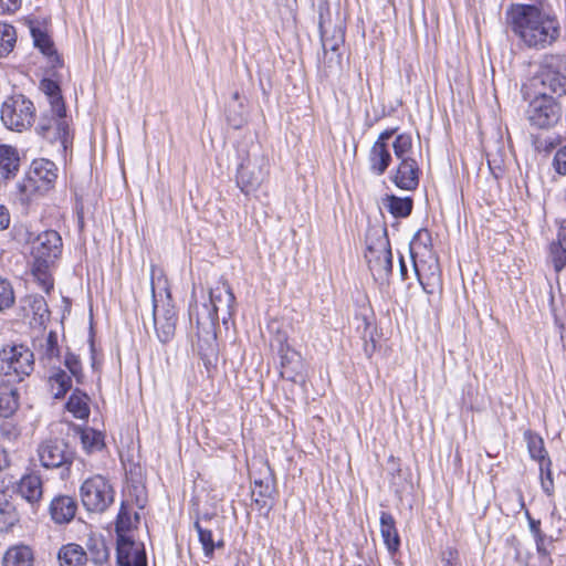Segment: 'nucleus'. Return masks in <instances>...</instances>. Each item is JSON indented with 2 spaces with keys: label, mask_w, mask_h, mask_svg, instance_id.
Masks as SVG:
<instances>
[{
  "label": "nucleus",
  "mask_w": 566,
  "mask_h": 566,
  "mask_svg": "<svg viewBox=\"0 0 566 566\" xmlns=\"http://www.w3.org/2000/svg\"><path fill=\"white\" fill-rule=\"evenodd\" d=\"M90 551L94 564H103L108 558V552L103 542H95L94 545L90 547Z\"/></svg>",
  "instance_id": "c03bdc74"
},
{
  "label": "nucleus",
  "mask_w": 566,
  "mask_h": 566,
  "mask_svg": "<svg viewBox=\"0 0 566 566\" xmlns=\"http://www.w3.org/2000/svg\"><path fill=\"white\" fill-rule=\"evenodd\" d=\"M57 167L45 158L34 159L30 166L28 177L19 185L21 200L29 202L34 192L43 193L48 191L56 181Z\"/></svg>",
  "instance_id": "20e7f679"
},
{
  "label": "nucleus",
  "mask_w": 566,
  "mask_h": 566,
  "mask_svg": "<svg viewBox=\"0 0 566 566\" xmlns=\"http://www.w3.org/2000/svg\"><path fill=\"white\" fill-rule=\"evenodd\" d=\"M420 174L421 170L416 159H403L392 171L391 181L401 190L413 191L419 186Z\"/></svg>",
  "instance_id": "dca6fc26"
},
{
  "label": "nucleus",
  "mask_w": 566,
  "mask_h": 566,
  "mask_svg": "<svg viewBox=\"0 0 566 566\" xmlns=\"http://www.w3.org/2000/svg\"><path fill=\"white\" fill-rule=\"evenodd\" d=\"M49 385L54 398H62L71 388V377L64 370H57L49 378Z\"/></svg>",
  "instance_id": "2f4dec72"
},
{
  "label": "nucleus",
  "mask_w": 566,
  "mask_h": 566,
  "mask_svg": "<svg viewBox=\"0 0 566 566\" xmlns=\"http://www.w3.org/2000/svg\"><path fill=\"white\" fill-rule=\"evenodd\" d=\"M17 492L32 509H35L43 497L41 476L35 473L23 475L18 483Z\"/></svg>",
  "instance_id": "f3484780"
},
{
  "label": "nucleus",
  "mask_w": 566,
  "mask_h": 566,
  "mask_svg": "<svg viewBox=\"0 0 566 566\" xmlns=\"http://www.w3.org/2000/svg\"><path fill=\"white\" fill-rule=\"evenodd\" d=\"M400 271H401L402 276H405L406 273H407V266L405 264V261H403L402 256L400 258Z\"/></svg>",
  "instance_id": "0e129e2a"
},
{
  "label": "nucleus",
  "mask_w": 566,
  "mask_h": 566,
  "mask_svg": "<svg viewBox=\"0 0 566 566\" xmlns=\"http://www.w3.org/2000/svg\"><path fill=\"white\" fill-rule=\"evenodd\" d=\"M269 347L271 354H286L290 350L289 337L286 332L281 329L273 332L271 329Z\"/></svg>",
  "instance_id": "58836bf2"
},
{
  "label": "nucleus",
  "mask_w": 566,
  "mask_h": 566,
  "mask_svg": "<svg viewBox=\"0 0 566 566\" xmlns=\"http://www.w3.org/2000/svg\"><path fill=\"white\" fill-rule=\"evenodd\" d=\"M57 557L61 566H85L88 560L84 548L75 543L63 545Z\"/></svg>",
  "instance_id": "393cba45"
},
{
  "label": "nucleus",
  "mask_w": 566,
  "mask_h": 566,
  "mask_svg": "<svg viewBox=\"0 0 566 566\" xmlns=\"http://www.w3.org/2000/svg\"><path fill=\"white\" fill-rule=\"evenodd\" d=\"M77 510L76 501L66 495L54 497L50 504V514L57 524H64L72 521Z\"/></svg>",
  "instance_id": "a211bd4d"
},
{
  "label": "nucleus",
  "mask_w": 566,
  "mask_h": 566,
  "mask_svg": "<svg viewBox=\"0 0 566 566\" xmlns=\"http://www.w3.org/2000/svg\"><path fill=\"white\" fill-rule=\"evenodd\" d=\"M189 319L196 326H218L219 316L214 307L209 304L203 292L200 297H198L196 290L192 292V301L189 305Z\"/></svg>",
  "instance_id": "2eb2a0df"
},
{
  "label": "nucleus",
  "mask_w": 566,
  "mask_h": 566,
  "mask_svg": "<svg viewBox=\"0 0 566 566\" xmlns=\"http://www.w3.org/2000/svg\"><path fill=\"white\" fill-rule=\"evenodd\" d=\"M268 175V160L264 157L242 161L237 170V185L249 195L259 189Z\"/></svg>",
  "instance_id": "1a4fd4ad"
},
{
  "label": "nucleus",
  "mask_w": 566,
  "mask_h": 566,
  "mask_svg": "<svg viewBox=\"0 0 566 566\" xmlns=\"http://www.w3.org/2000/svg\"><path fill=\"white\" fill-rule=\"evenodd\" d=\"M432 244L431 233L427 229H420L413 235L411 245L429 248Z\"/></svg>",
  "instance_id": "09e8293b"
},
{
  "label": "nucleus",
  "mask_w": 566,
  "mask_h": 566,
  "mask_svg": "<svg viewBox=\"0 0 566 566\" xmlns=\"http://www.w3.org/2000/svg\"><path fill=\"white\" fill-rule=\"evenodd\" d=\"M38 455L44 468H60L72 460V452L67 450V444L60 439H48L38 448Z\"/></svg>",
  "instance_id": "9b49d317"
},
{
  "label": "nucleus",
  "mask_w": 566,
  "mask_h": 566,
  "mask_svg": "<svg viewBox=\"0 0 566 566\" xmlns=\"http://www.w3.org/2000/svg\"><path fill=\"white\" fill-rule=\"evenodd\" d=\"M88 397L81 392L74 391L66 403L67 410L77 419H86L90 415Z\"/></svg>",
  "instance_id": "c756f323"
},
{
  "label": "nucleus",
  "mask_w": 566,
  "mask_h": 566,
  "mask_svg": "<svg viewBox=\"0 0 566 566\" xmlns=\"http://www.w3.org/2000/svg\"><path fill=\"white\" fill-rule=\"evenodd\" d=\"M80 437L84 449L88 452L101 450L104 447V436L93 428L80 430Z\"/></svg>",
  "instance_id": "72a5a7b5"
},
{
  "label": "nucleus",
  "mask_w": 566,
  "mask_h": 566,
  "mask_svg": "<svg viewBox=\"0 0 566 566\" xmlns=\"http://www.w3.org/2000/svg\"><path fill=\"white\" fill-rule=\"evenodd\" d=\"M33 552L27 545H14L3 556V566H32Z\"/></svg>",
  "instance_id": "cd10ccee"
},
{
  "label": "nucleus",
  "mask_w": 566,
  "mask_h": 566,
  "mask_svg": "<svg viewBox=\"0 0 566 566\" xmlns=\"http://www.w3.org/2000/svg\"><path fill=\"white\" fill-rule=\"evenodd\" d=\"M195 528L198 533L199 542L202 545L205 556L211 558L213 556L214 548L223 545L222 541L216 543L212 537V532L203 528L199 522L195 523Z\"/></svg>",
  "instance_id": "e433bc0d"
},
{
  "label": "nucleus",
  "mask_w": 566,
  "mask_h": 566,
  "mask_svg": "<svg viewBox=\"0 0 566 566\" xmlns=\"http://www.w3.org/2000/svg\"><path fill=\"white\" fill-rule=\"evenodd\" d=\"M14 292L11 283L0 277V312L11 307L14 304Z\"/></svg>",
  "instance_id": "37998d69"
},
{
  "label": "nucleus",
  "mask_w": 566,
  "mask_h": 566,
  "mask_svg": "<svg viewBox=\"0 0 566 566\" xmlns=\"http://www.w3.org/2000/svg\"><path fill=\"white\" fill-rule=\"evenodd\" d=\"M544 542H545V535H544V536H541V537H536V538H535L537 553H538L539 555L547 556V555H548V552H547V549L545 548Z\"/></svg>",
  "instance_id": "052dcab7"
},
{
  "label": "nucleus",
  "mask_w": 566,
  "mask_h": 566,
  "mask_svg": "<svg viewBox=\"0 0 566 566\" xmlns=\"http://www.w3.org/2000/svg\"><path fill=\"white\" fill-rule=\"evenodd\" d=\"M317 13H318V28L322 30L324 28L325 19L329 17V6L327 0H317L313 2Z\"/></svg>",
  "instance_id": "de8ad7c7"
},
{
  "label": "nucleus",
  "mask_w": 566,
  "mask_h": 566,
  "mask_svg": "<svg viewBox=\"0 0 566 566\" xmlns=\"http://www.w3.org/2000/svg\"><path fill=\"white\" fill-rule=\"evenodd\" d=\"M139 546L125 534H119L117 536V563L120 566H129L130 557Z\"/></svg>",
  "instance_id": "7c9ffc66"
},
{
  "label": "nucleus",
  "mask_w": 566,
  "mask_h": 566,
  "mask_svg": "<svg viewBox=\"0 0 566 566\" xmlns=\"http://www.w3.org/2000/svg\"><path fill=\"white\" fill-rule=\"evenodd\" d=\"M50 268L51 266L40 265L38 262H32V275L39 287L48 294L51 292L54 285L52 275L50 273Z\"/></svg>",
  "instance_id": "c9c22d12"
},
{
  "label": "nucleus",
  "mask_w": 566,
  "mask_h": 566,
  "mask_svg": "<svg viewBox=\"0 0 566 566\" xmlns=\"http://www.w3.org/2000/svg\"><path fill=\"white\" fill-rule=\"evenodd\" d=\"M206 296L209 304L214 307L217 314L223 308H226L228 314H230V308L234 303V295L227 282H219L214 287L209 290V293L206 294Z\"/></svg>",
  "instance_id": "6ab92c4d"
},
{
  "label": "nucleus",
  "mask_w": 566,
  "mask_h": 566,
  "mask_svg": "<svg viewBox=\"0 0 566 566\" xmlns=\"http://www.w3.org/2000/svg\"><path fill=\"white\" fill-rule=\"evenodd\" d=\"M84 507L90 512H104L114 501V490L102 475L86 479L80 490Z\"/></svg>",
  "instance_id": "6e6552de"
},
{
  "label": "nucleus",
  "mask_w": 566,
  "mask_h": 566,
  "mask_svg": "<svg viewBox=\"0 0 566 566\" xmlns=\"http://www.w3.org/2000/svg\"><path fill=\"white\" fill-rule=\"evenodd\" d=\"M20 406V391L12 384L0 382V417L9 418Z\"/></svg>",
  "instance_id": "412c9836"
},
{
  "label": "nucleus",
  "mask_w": 566,
  "mask_h": 566,
  "mask_svg": "<svg viewBox=\"0 0 566 566\" xmlns=\"http://www.w3.org/2000/svg\"><path fill=\"white\" fill-rule=\"evenodd\" d=\"M129 566H147V559L145 551L142 546L136 548L130 557Z\"/></svg>",
  "instance_id": "603ef678"
},
{
  "label": "nucleus",
  "mask_w": 566,
  "mask_h": 566,
  "mask_svg": "<svg viewBox=\"0 0 566 566\" xmlns=\"http://www.w3.org/2000/svg\"><path fill=\"white\" fill-rule=\"evenodd\" d=\"M366 254L369 270L376 281H385L392 271V254L386 229L369 230L366 235Z\"/></svg>",
  "instance_id": "f03ea898"
},
{
  "label": "nucleus",
  "mask_w": 566,
  "mask_h": 566,
  "mask_svg": "<svg viewBox=\"0 0 566 566\" xmlns=\"http://www.w3.org/2000/svg\"><path fill=\"white\" fill-rule=\"evenodd\" d=\"M42 90L50 96V102L53 111L55 112L59 119L56 120L57 129H65V122L63 120L65 108L62 103V98L60 95V88L57 84L50 80H44L41 83Z\"/></svg>",
  "instance_id": "c85d7f7f"
},
{
  "label": "nucleus",
  "mask_w": 566,
  "mask_h": 566,
  "mask_svg": "<svg viewBox=\"0 0 566 566\" xmlns=\"http://www.w3.org/2000/svg\"><path fill=\"white\" fill-rule=\"evenodd\" d=\"M525 115L532 127L549 129L559 122L562 106L554 97L546 95V93H538L528 103Z\"/></svg>",
  "instance_id": "0eeeda50"
},
{
  "label": "nucleus",
  "mask_w": 566,
  "mask_h": 566,
  "mask_svg": "<svg viewBox=\"0 0 566 566\" xmlns=\"http://www.w3.org/2000/svg\"><path fill=\"white\" fill-rule=\"evenodd\" d=\"M31 308L34 315H38L41 319L49 316L48 304L42 296H35L32 301Z\"/></svg>",
  "instance_id": "8fccbe9b"
},
{
  "label": "nucleus",
  "mask_w": 566,
  "mask_h": 566,
  "mask_svg": "<svg viewBox=\"0 0 566 566\" xmlns=\"http://www.w3.org/2000/svg\"><path fill=\"white\" fill-rule=\"evenodd\" d=\"M553 166L559 175H566V145L560 147L553 160Z\"/></svg>",
  "instance_id": "49530a36"
},
{
  "label": "nucleus",
  "mask_w": 566,
  "mask_h": 566,
  "mask_svg": "<svg viewBox=\"0 0 566 566\" xmlns=\"http://www.w3.org/2000/svg\"><path fill=\"white\" fill-rule=\"evenodd\" d=\"M396 133V128H390L381 132L375 143H380L382 146H388V140L394 136Z\"/></svg>",
  "instance_id": "13d9d810"
},
{
  "label": "nucleus",
  "mask_w": 566,
  "mask_h": 566,
  "mask_svg": "<svg viewBox=\"0 0 566 566\" xmlns=\"http://www.w3.org/2000/svg\"><path fill=\"white\" fill-rule=\"evenodd\" d=\"M28 243L32 262L52 266L62 255L63 240L56 230H44L38 234L29 233Z\"/></svg>",
  "instance_id": "39448f33"
},
{
  "label": "nucleus",
  "mask_w": 566,
  "mask_h": 566,
  "mask_svg": "<svg viewBox=\"0 0 566 566\" xmlns=\"http://www.w3.org/2000/svg\"><path fill=\"white\" fill-rule=\"evenodd\" d=\"M273 489L269 483H264L263 481H255L254 489L252 494L255 495L254 502L259 506V509L271 510L272 504L269 500L272 496Z\"/></svg>",
  "instance_id": "4c0bfd02"
},
{
  "label": "nucleus",
  "mask_w": 566,
  "mask_h": 566,
  "mask_svg": "<svg viewBox=\"0 0 566 566\" xmlns=\"http://www.w3.org/2000/svg\"><path fill=\"white\" fill-rule=\"evenodd\" d=\"M392 149L396 158L401 160L412 159L409 154L412 150V137L408 133H401L396 136L392 143Z\"/></svg>",
  "instance_id": "f704fd0d"
},
{
  "label": "nucleus",
  "mask_w": 566,
  "mask_h": 566,
  "mask_svg": "<svg viewBox=\"0 0 566 566\" xmlns=\"http://www.w3.org/2000/svg\"><path fill=\"white\" fill-rule=\"evenodd\" d=\"M33 356H1L0 374L6 382H19L33 370Z\"/></svg>",
  "instance_id": "ddd939ff"
},
{
  "label": "nucleus",
  "mask_w": 566,
  "mask_h": 566,
  "mask_svg": "<svg viewBox=\"0 0 566 566\" xmlns=\"http://www.w3.org/2000/svg\"><path fill=\"white\" fill-rule=\"evenodd\" d=\"M18 521L15 506L7 499L4 481L0 480V531H7Z\"/></svg>",
  "instance_id": "bb28decb"
},
{
  "label": "nucleus",
  "mask_w": 566,
  "mask_h": 566,
  "mask_svg": "<svg viewBox=\"0 0 566 566\" xmlns=\"http://www.w3.org/2000/svg\"><path fill=\"white\" fill-rule=\"evenodd\" d=\"M59 354L57 334L55 332L40 333L31 340V347L18 342L6 345L0 354Z\"/></svg>",
  "instance_id": "9d476101"
},
{
  "label": "nucleus",
  "mask_w": 566,
  "mask_h": 566,
  "mask_svg": "<svg viewBox=\"0 0 566 566\" xmlns=\"http://www.w3.org/2000/svg\"><path fill=\"white\" fill-rule=\"evenodd\" d=\"M509 30L526 48L544 50L555 43L562 32L558 17L537 4L513 3L505 11Z\"/></svg>",
  "instance_id": "f257e3e1"
},
{
  "label": "nucleus",
  "mask_w": 566,
  "mask_h": 566,
  "mask_svg": "<svg viewBox=\"0 0 566 566\" xmlns=\"http://www.w3.org/2000/svg\"><path fill=\"white\" fill-rule=\"evenodd\" d=\"M524 438L527 444L528 453L532 459L538 461L542 475V486L545 492L549 493L553 488L551 460L547 458V452L544 448L543 439L532 431H526Z\"/></svg>",
  "instance_id": "f8f14e48"
},
{
  "label": "nucleus",
  "mask_w": 566,
  "mask_h": 566,
  "mask_svg": "<svg viewBox=\"0 0 566 566\" xmlns=\"http://www.w3.org/2000/svg\"><path fill=\"white\" fill-rule=\"evenodd\" d=\"M31 35L33 39L34 46L40 50V52L48 57L49 63L52 67H57L62 65V61L54 48V43L46 32L41 30L40 28H32Z\"/></svg>",
  "instance_id": "4be33fe9"
},
{
  "label": "nucleus",
  "mask_w": 566,
  "mask_h": 566,
  "mask_svg": "<svg viewBox=\"0 0 566 566\" xmlns=\"http://www.w3.org/2000/svg\"><path fill=\"white\" fill-rule=\"evenodd\" d=\"M551 258L556 272H560L566 266V245L559 240L551 244Z\"/></svg>",
  "instance_id": "79ce46f5"
},
{
  "label": "nucleus",
  "mask_w": 566,
  "mask_h": 566,
  "mask_svg": "<svg viewBox=\"0 0 566 566\" xmlns=\"http://www.w3.org/2000/svg\"><path fill=\"white\" fill-rule=\"evenodd\" d=\"M22 4V0H0V13H14Z\"/></svg>",
  "instance_id": "3c124183"
},
{
  "label": "nucleus",
  "mask_w": 566,
  "mask_h": 566,
  "mask_svg": "<svg viewBox=\"0 0 566 566\" xmlns=\"http://www.w3.org/2000/svg\"><path fill=\"white\" fill-rule=\"evenodd\" d=\"M15 42V29L11 24L0 22V57H4L12 52Z\"/></svg>",
  "instance_id": "473e14b6"
},
{
  "label": "nucleus",
  "mask_w": 566,
  "mask_h": 566,
  "mask_svg": "<svg viewBox=\"0 0 566 566\" xmlns=\"http://www.w3.org/2000/svg\"><path fill=\"white\" fill-rule=\"evenodd\" d=\"M281 376L293 379V375L289 370V365L291 364V357L290 356H281Z\"/></svg>",
  "instance_id": "6e6d98bb"
},
{
  "label": "nucleus",
  "mask_w": 566,
  "mask_h": 566,
  "mask_svg": "<svg viewBox=\"0 0 566 566\" xmlns=\"http://www.w3.org/2000/svg\"><path fill=\"white\" fill-rule=\"evenodd\" d=\"M65 365L73 376L78 377L80 366L77 361V356H66Z\"/></svg>",
  "instance_id": "5fc2aeb1"
},
{
  "label": "nucleus",
  "mask_w": 566,
  "mask_h": 566,
  "mask_svg": "<svg viewBox=\"0 0 566 566\" xmlns=\"http://www.w3.org/2000/svg\"><path fill=\"white\" fill-rule=\"evenodd\" d=\"M382 206L394 218H407L412 211L413 200L410 197L387 195L382 199Z\"/></svg>",
  "instance_id": "a878e982"
},
{
  "label": "nucleus",
  "mask_w": 566,
  "mask_h": 566,
  "mask_svg": "<svg viewBox=\"0 0 566 566\" xmlns=\"http://www.w3.org/2000/svg\"><path fill=\"white\" fill-rule=\"evenodd\" d=\"M558 237L562 244L566 245V219L560 222Z\"/></svg>",
  "instance_id": "680f3d73"
},
{
  "label": "nucleus",
  "mask_w": 566,
  "mask_h": 566,
  "mask_svg": "<svg viewBox=\"0 0 566 566\" xmlns=\"http://www.w3.org/2000/svg\"><path fill=\"white\" fill-rule=\"evenodd\" d=\"M526 517L528 520L530 530L534 538L544 536V533L541 531V522L534 520L528 512H526Z\"/></svg>",
  "instance_id": "864d4df0"
},
{
  "label": "nucleus",
  "mask_w": 566,
  "mask_h": 566,
  "mask_svg": "<svg viewBox=\"0 0 566 566\" xmlns=\"http://www.w3.org/2000/svg\"><path fill=\"white\" fill-rule=\"evenodd\" d=\"M380 534L387 549L394 554L399 549L400 537L396 527L394 516L388 512L380 514Z\"/></svg>",
  "instance_id": "5701e85b"
},
{
  "label": "nucleus",
  "mask_w": 566,
  "mask_h": 566,
  "mask_svg": "<svg viewBox=\"0 0 566 566\" xmlns=\"http://www.w3.org/2000/svg\"><path fill=\"white\" fill-rule=\"evenodd\" d=\"M10 224V214L7 208L0 205V230H4Z\"/></svg>",
  "instance_id": "4d7b16f0"
},
{
  "label": "nucleus",
  "mask_w": 566,
  "mask_h": 566,
  "mask_svg": "<svg viewBox=\"0 0 566 566\" xmlns=\"http://www.w3.org/2000/svg\"><path fill=\"white\" fill-rule=\"evenodd\" d=\"M34 112L33 103L25 96H9L1 106V120L8 129L23 132L31 127Z\"/></svg>",
  "instance_id": "423d86ee"
},
{
  "label": "nucleus",
  "mask_w": 566,
  "mask_h": 566,
  "mask_svg": "<svg viewBox=\"0 0 566 566\" xmlns=\"http://www.w3.org/2000/svg\"><path fill=\"white\" fill-rule=\"evenodd\" d=\"M319 32H321V39H322V46H323L325 54H327L328 52H332L333 54L336 55V62L339 63L340 54L337 53V51L344 42L343 33L340 31H338L337 35H334L333 38H327L325 35L324 28L322 30H319Z\"/></svg>",
  "instance_id": "a19ab883"
},
{
  "label": "nucleus",
  "mask_w": 566,
  "mask_h": 566,
  "mask_svg": "<svg viewBox=\"0 0 566 566\" xmlns=\"http://www.w3.org/2000/svg\"><path fill=\"white\" fill-rule=\"evenodd\" d=\"M533 86L541 88L538 93L562 96L566 94V76L555 69L544 65L533 77Z\"/></svg>",
  "instance_id": "4468645a"
},
{
  "label": "nucleus",
  "mask_w": 566,
  "mask_h": 566,
  "mask_svg": "<svg viewBox=\"0 0 566 566\" xmlns=\"http://www.w3.org/2000/svg\"><path fill=\"white\" fill-rule=\"evenodd\" d=\"M554 146L553 140L549 142L548 146L545 147V149L552 148Z\"/></svg>",
  "instance_id": "338daca9"
},
{
  "label": "nucleus",
  "mask_w": 566,
  "mask_h": 566,
  "mask_svg": "<svg viewBox=\"0 0 566 566\" xmlns=\"http://www.w3.org/2000/svg\"><path fill=\"white\" fill-rule=\"evenodd\" d=\"M153 291V317L157 336L161 343L172 339L176 331L177 312L167 286L157 292L155 285Z\"/></svg>",
  "instance_id": "7ed1b4c3"
},
{
  "label": "nucleus",
  "mask_w": 566,
  "mask_h": 566,
  "mask_svg": "<svg viewBox=\"0 0 566 566\" xmlns=\"http://www.w3.org/2000/svg\"><path fill=\"white\" fill-rule=\"evenodd\" d=\"M369 311H370L369 307L365 303L359 308V313L358 314L361 316L365 325H368V315H367V313Z\"/></svg>",
  "instance_id": "e2e57ef3"
},
{
  "label": "nucleus",
  "mask_w": 566,
  "mask_h": 566,
  "mask_svg": "<svg viewBox=\"0 0 566 566\" xmlns=\"http://www.w3.org/2000/svg\"><path fill=\"white\" fill-rule=\"evenodd\" d=\"M10 464L8 452L4 448L0 447V471L7 469Z\"/></svg>",
  "instance_id": "bf43d9fd"
},
{
  "label": "nucleus",
  "mask_w": 566,
  "mask_h": 566,
  "mask_svg": "<svg viewBox=\"0 0 566 566\" xmlns=\"http://www.w3.org/2000/svg\"><path fill=\"white\" fill-rule=\"evenodd\" d=\"M196 339L192 340L195 354H209L218 350L217 326H196Z\"/></svg>",
  "instance_id": "aec40b11"
},
{
  "label": "nucleus",
  "mask_w": 566,
  "mask_h": 566,
  "mask_svg": "<svg viewBox=\"0 0 566 566\" xmlns=\"http://www.w3.org/2000/svg\"><path fill=\"white\" fill-rule=\"evenodd\" d=\"M21 436V428L19 424L9 418L0 422V439L7 443H14Z\"/></svg>",
  "instance_id": "ea45409f"
},
{
  "label": "nucleus",
  "mask_w": 566,
  "mask_h": 566,
  "mask_svg": "<svg viewBox=\"0 0 566 566\" xmlns=\"http://www.w3.org/2000/svg\"><path fill=\"white\" fill-rule=\"evenodd\" d=\"M130 526H132L130 516H129L126 507L123 504L119 510V513L117 515V521H116L117 536H119V534H124V532L128 531L130 528Z\"/></svg>",
  "instance_id": "a18cd8bd"
},
{
  "label": "nucleus",
  "mask_w": 566,
  "mask_h": 566,
  "mask_svg": "<svg viewBox=\"0 0 566 566\" xmlns=\"http://www.w3.org/2000/svg\"><path fill=\"white\" fill-rule=\"evenodd\" d=\"M391 159L388 146H382L380 143H374L368 156L370 171L377 176H381L389 167Z\"/></svg>",
  "instance_id": "b1692460"
},
{
  "label": "nucleus",
  "mask_w": 566,
  "mask_h": 566,
  "mask_svg": "<svg viewBox=\"0 0 566 566\" xmlns=\"http://www.w3.org/2000/svg\"><path fill=\"white\" fill-rule=\"evenodd\" d=\"M90 350H91V354H95L96 353V349L94 347V342L93 339L90 337Z\"/></svg>",
  "instance_id": "69168bd1"
}]
</instances>
